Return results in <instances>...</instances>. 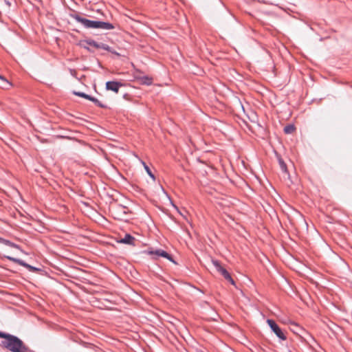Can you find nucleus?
<instances>
[{
	"label": "nucleus",
	"instance_id": "nucleus-1",
	"mask_svg": "<svg viewBox=\"0 0 352 352\" xmlns=\"http://www.w3.org/2000/svg\"><path fill=\"white\" fill-rule=\"evenodd\" d=\"M0 338H6L3 344L12 352H23L25 349L22 341L15 336L0 332Z\"/></svg>",
	"mask_w": 352,
	"mask_h": 352
},
{
	"label": "nucleus",
	"instance_id": "nucleus-2",
	"mask_svg": "<svg viewBox=\"0 0 352 352\" xmlns=\"http://www.w3.org/2000/svg\"><path fill=\"white\" fill-rule=\"evenodd\" d=\"M74 18L77 22L81 23L86 28L98 29L99 21H91L82 18L79 15H75Z\"/></svg>",
	"mask_w": 352,
	"mask_h": 352
},
{
	"label": "nucleus",
	"instance_id": "nucleus-3",
	"mask_svg": "<svg viewBox=\"0 0 352 352\" xmlns=\"http://www.w3.org/2000/svg\"><path fill=\"white\" fill-rule=\"evenodd\" d=\"M212 263L215 267L216 270L219 272L231 284L234 285V281L232 278L229 272L221 265L217 260H212Z\"/></svg>",
	"mask_w": 352,
	"mask_h": 352
},
{
	"label": "nucleus",
	"instance_id": "nucleus-4",
	"mask_svg": "<svg viewBox=\"0 0 352 352\" xmlns=\"http://www.w3.org/2000/svg\"><path fill=\"white\" fill-rule=\"evenodd\" d=\"M111 212L114 216V218L120 220H123L125 218L126 215L128 214L129 210L127 208L119 205L117 206L116 207L112 208Z\"/></svg>",
	"mask_w": 352,
	"mask_h": 352
},
{
	"label": "nucleus",
	"instance_id": "nucleus-5",
	"mask_svg": "<svg viewBox=\"0 0 352 352\" xmlns=\"http://www.w3.org/2000/svg\"><path fill=\"white\" fill-rule=\"evenodd\" d=\"M267 323L278 338L283 340H286V336H285L284 333L282 331L280 327L276 324V322L273 320L267 319Z\"/></svg>",
	"mask_w": 352,
	"mask_h": 352
},
{
	"label": "nucleus",
	"instance_id": "nucleus-6",
	"mask_svg": "<svg viewBox=\"0 0 352 352\" xmlns=\"http://www.w3.org/2000/svg\"><path fill=\"white\" fill-rule=\"evenodd\" d=\"M5 257L7 258L8 259H9L10 261H12L14 262L15 263H17V264H19L20 265H22V266L26 267L30 272H39L40 271V269L36 268L35 267H33V266H32V265L25 263L22 260H20L19 258H14V257L12 256L11 255H9V254L5 255Z\"/></svg>",
	"mask_w": 352,
	"mask_h": 352
},
{
	"label": "nucleus",
	"instance_id": "nucleus-7",
	"mask_svg": "<svg viewBox=\"0 0 352 352\" xmlns=\"http://www.w3.org/2000/svg\"><path fill=\"white\" fill-rule=\"evenodd\" d=\"M122 86V83L116 81H109L106 83V89L115 93H118L120 87Z\"/></svg>",
	"mask_w": 352,
	"mask_h": 352
},
{
	"label": "nucleus",
	"instance_id": "nucleus-8",
	"mask_svg": "<svg viewBox=\"0 0 352 352\" xmlns=\"http://www.w3.org/2000/svg\"><path fill=\"white\" fill-rule=\"evenodd\" d=\"M133 241H139L135 236L133 235L124 232V236H122L119 240H117L116 242H133Z\"/></svg>",
	"mask_w": 352,
	"mask_h": 352
},
{
	"label": "nucleus",
	"instance_id": "nucleus-9",
	"mask_svg": "<svg viewBox=\"0 0 352 352\" xmlns=\"http://www.w3.org/2000/svg\"><path fill=\"white\" fill-rule=\"evenodd\" d=\"M148 254H155L157 256H160L164 258H166L167 259L170 260V261L175 263V261L173 260L172 257L165 251L162 250H157L155 252L153 251H148Z\"/></svg>",
	"mask_w": 352,
	"mask_h": 352
},
{
	"label": "nucleus",
	"instance_id": "nucleus-10",
	"mask_svg": "<svg viewBox=\"0 0 352 352\" xmlns=\"http://www.w3.org/2000/svg\"><path fill=\"white\" fill-rule=\"evenodd\" d=\"M113 28H114L113 25L110 23L99 21L98 29L112 30Z\"/></svg>",
	"mask_w": 352,
	"mask_h": 352
},
{
	"label": "nucleus",
	"instance_id": "nucleus-11",
	"mask_svg": "<svg viewBox=\"0 0 352 352\" xmlns=\"http://www.w3.org/2000/svg\"><path fill=\"white\" fill-rule=\"evenodd\" d=\"M10 83L3 76L0 75V87L3 89H8Z\"/></svg>",
	"mask_w": 352,
	"mask_h": 352
},
{
	"label": "nucleus",
	"instance_id": "nucleus-12",
	"mask_svg": "<svg viewBox=\"0 0 352 352\" xmlns=\"http://www.w3.org/2000/svg\"><path fill=\"white\" fill-rule=\"evenodd\" d=\"M295 130V127L292 124H289L285 126L284 128V132L287 134H291Z\"/></svg>",
	"mask_w": 352,
	"mask_h": 352
},
{
	"label": "nucleus",
	"instance_id": "nucleus-13",
	"mask_svg": "<svg viewBox=\"0 0 352 352\" xmlns=\"http://www.w3.org/2000/svg\"><path fill=\"white\" fill-rule=\"evenodd\" d=\"M142 164H143L144 166V168L145 169V170L146 171V173H148V175L153 179H155V176L152 173V172L151 171L149 167L146 164V163L143 161H142Z\"/></svg>",
	"mask_w": 352,
	"mask_h": 352
},
{
	"label": "nucleus",
	"instance_id": "nucleus-14",
	"mask_svg": "<svg viewBox=\"0 0 352 352\" xmlns=\"http://www.w3.org/2000/svg\"><path fill=\"white\" fill-rule=\"evenodd\" d=\"M85 43H87L88 45L94 47L96 49H98V43H97L96 41H95L94 40H91V39L86 40V41H85Z\"/></svg>",
	"mask_w": 352,
	"mask_h": 352
},
{
	"label": "nucleus",
	"instance_id": "nucleus-15",
	"mask_svg": "<svg viewBox=\"0 0 352 352\" xmlns=\"http://www.w3.org/2000/svg\"><path fill=\"white\" fill-rule=\"evenodd\" d=\"M87 100L92 101L93 102H94V104H96V105H98L99 107H103V105L100 102V101L96 98H94V97L89 96V98H87Z\"/></svg>",
	"mask_w": 352,
	"mask_h": 352
},
{
	"label": "nucleus",
	"instance_id": "nucleus-16",
	"mask_svg": "<svg viewBox=\"0 0 352 352\" xmlns=\"http://www.w3.org/2000/svg\"><path fill=\"white\" fill-rule=\"evenodd\" d=\"M74 94L76 95V96L84 98L85 99L89 98V95L86 94H85L83 92L74 91Z\"/></svg>",
	"mask_w": 352,
	"mask_h": 352
},
{
	"label": "nucleus",
	"instance_id": "nucleus-17",
	"mask_svg": "<svg viewBox=\"0 0 352 352\" xmlns=\"http://www.w3.org/2000/svg\"><path fill=\"white\" fill-rule=\"evenodd\" d=\"M98 49H102L106 51H110V47L108 45L102 43H98Z\"/></svg>",
	"mask_w": 352,
	"mask_h": 352
},
{
	"label": "nucleus",
	"instance_id": "nucleus-18",
	"mask_svg": "<svg viewBox=\"0 0 352 352\" xmlns=\"http://www.w3.org/2000/svg\"><path fill=\"white\" fill-rule=\"evenodd\" d=\"M279 164H280V167L281 170L284 172H286L287 171V166L283 160L279 159Z\"/></svg>",
	"mask_w": 352,
	"mask_h": 352
},
{
	"label": "nucleus",
	"instance_id": "nucleus-19",
	"mask_svg": "<svg viewBox=\"0 0 352 352\" xmlns=\"http://www.w3.org/2000/svg\"><path fill=\"white\" fill-rule=\"evenodd\" d=\"M144 82L146 85H151L152 83V79L148 77H145Z\"/></svg>",
	"mask_w": 352,
	"mask_h": 352
},
{
	"label": "nucleus",
	"instance_id": "nucleus-20",
	"mask_svg": "<svg viewBox=\"0 0 352 352\" xmlns=\"http://www.w3.org/2000/svg\"><path fill=\"white\" fill-rule=\"evenodd\" d=\"M10 244L12 245V247L18 248V246L16 245L14 243H10Z\"/></svg>",
	"mask_w": 352,
	"mask_h": 352
},
{
	"label": "nucleus",
	"instance_id": "nucleus-21",
	"mask_svg": "<svg viewBox=\"0 0 352 352\" xmlns=\"http://www.w3.org/2000/svg\"><path fill=\"white\" fill-rule=\"evenodd\" d=\"M84 48L87 50L88 51H91L90 49L89 48V47H87V46H84Z\"/></svg>",
	"mask_w": 352,
	"mask_h": 352
},
{
	"label": "nucleus",
	"instance_id": "nucleus-22",
	"mask_svg": "<svg viewBox=\"0 0 352 352\" xmlns=\"http://www.w3.org/2000/svg\"><path fill=\"white\" fill-rule=\"evenodd\" d=\"M2 242H6V243H8L9 241H6V240H3Z\"/></svg>",
	"mask_w": 352,
	"mask_h": 352
}]
</instances>
